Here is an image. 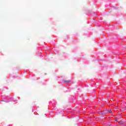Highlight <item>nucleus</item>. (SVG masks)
I'll return each instance as SVG.
<instances>
[{
	"mask_svg": "<svg viewBox=\"0 0 126 126\" xmlns=\"http://www.w3.org/2000/svg\"><path fill=\"white\" fill-rule=\"evenodd\" d=\"M108 112H109V113H112V110H109Z\"/></svg>",
	"mask_w": 126,
	"mask_h": 126,
	"instance_id": "nucleus-2",
	"label": "nucleus"
},
{
	"mask_svg": "<svg viewBox=\"0 0 126 126\" xmlns=\"http://www.w3.org/2000/svg\"><path fill=\"white\" fill-rule=\"evenodd\" d=\"M64 82H65V83H69V82H70L68 81H65Z\"/></svg>",
	"mask_w": 126,
	"mask_h": 126,
	"instance_id": "nucleus-1",
	"label": "nucleus"
},
{
	"mask_svg": "<svg viewBox=\"0 0 126 126\" xmlns=\"http://www.w3.org/2000/svg\"><path fill=\"white\" fill-rule=\"evenodd\" d=\"M115 121V122H117V121H118V120L116 119Z\"/></svg>",
	"mask_w": 126,
	"mask_h": 126,
	"instance_id": "nucleus-3",
	"label": "nucleus"
}]
</instances>
